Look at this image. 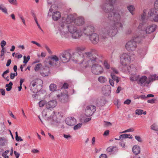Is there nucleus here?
Instances as JSON below:
<instances>
[{"instance_id": "1", "label": "nucleus", "mask_w": 158, "mask_h": 158, "mask_svg": "<svg viewBox=\"0 0 158 158\" xmlns=\"http://www.w3.org/2000/svg\"><path fill=\"white\" fill-rule=\"evenodd\" d=\"M115 2V0H103L102 4L100 6L101 8L104 12L109 13L108 19L111 21L112 24L104 31L102 35L104 38L114 36L118 32L117 28H122L123 26L121 23L120 15L114 10L113 4Z\"/></svg>"}, {"instance_id": "2", "label": "nucleus", "mask_w": 158, "mask_h": 158, "mask_svg": "<svg viewBox=\"0 0 158 158\" xmlns=\"http://www.w3.org/2000/svg\"><path fill=\"white\" fill-rule=\"evenodd\" d=\"M75 18L73 15H69L66 19L62 18L59 22L58 30L61 37L63 38L69 39L77 38L81 34L80 30L74 25Z\"/></svg>"}, {"instance_id": "3", "label": "nucleus", "mask_w": 158, "mask_h": 158, "mask_svg": "<svg viewBox=\"0 0 158 158\" xmlns=\"http://www.w3.org/2000/svg\"><path fill=\"white\" fill-rule=\"evenodd\" d=\"M101 62L102 61L96 56H92L84 63L83 66L87 68L91 65V71L92 73L95 75H99L102 73L104 71L103 67L100 64Z\"/></svg>"}, {"instance_id": "4", "label": "nucleus", "mask_w": 158, "mask_h": 158, "mask_svg": "<svg viewBox=\"0 0 158 158\" xmlns=\"http://www.w3.org/2000/svg\"><path fill=\"white\" fill-rule=\"evenodd\" d=\"M85 48L84 46H80L77 47L75 49V51L73 53V59L75 60V62L80 64H82L87 60L88 59L93 56L91 52H85L83 53V52Z\"/></svg>"}, {"instance_id": "5", "label": "nucleus", "mask_w": 158, "mask_h": 158, "mask_svg": "<svg viewBox=\"0 0 158 158\" xmlns=\"http://www.w3.org/2000/svg\"><path fill=\"white\" fill-rule=\"evenodd\" d=\"M141 40L140 36L135 35L132 39L126 44L125 47L126 49L129 51L135 50L137 48L136 43L139 42Z\"/></svg>"}, {"instance_id": "6", "label": "nucleus", "mask_w": 158, "mask_h": 158, "mask_svg": "<svg viewBox=\"0 0 158 158\" xmlns=\"http://www.w3.org/2000/svg\"><path fill=\"white\" fill-rule=\"evenodd\" d=\"M78 30H80L81 31V35L77 38H73V39H79L82 35L83 33L86 35L90 36L94 32V26L91 25L87 24H85L84 26L82 29L80 28H78Z\"/></svg>"}, {"instance_id": "7", "label": "nucleus", "mask_w": 158, "mask_h": 158, "mask_svg": "<svg viewBox=\"0 0 158 158\" xmlns=\"http://www.w3.org/2000/svg\"><path fill=\"white\" fill-rule=\"evenodd\" d=\"M134 58V55L129 53H123L120 57V62L121 64L125 67L129 64Z\"/></svg>"}, {"instance_id": "8", "label": "nucleus", "mask_w": 158, "mask_h": 158, "mask_svg": "<svg viewBox=\"0 0 158 158\" xmlns=\"http://www.w3.org/2000/svg\"><path fill=\"white\" fill-rule=\"evenodd\" d=\"M73 57H74L73 54H71L69 51L68 50L63 52L60 54L59 56L60 61L64 63L68 62L70 60L75 62V60L73 59Z\"/></svg>"}, {"instance_id": "9", "label": "nucleus", "mask_w": 158, "mask_h": 158, "mask_svg": "<svg viewBox=\"0 0 158 158\" xmlns=\"http://www.w3.org/2000/svg\"><path fill=\"white\" fill-rule=\"evenodd\" d=\"M153 78L154 77L152 76V75H150L148 77L145 75L139 77L137 82L142 86L148 87L150 83L153 82Z\"/></svg>"}, {"instance_id": "10", "label": "nucleus", "mask_w": 158, "mask_h": 158, "mask_svg": "<svg viewBox=\"0 0 158 158\" xmlns=\"http://www.w3.org/2000/svg\"><path fill=\"white\" fill-rule=\"evenodd\" d=\"M53 8L56 10L57 7L56 5H52L49 9L48 15L50 16H52V18L54 20L57 21L60 18L61 14L60 12L55 11Z\"/></svg>"}, {"instance_id": "11", "label": "nucleus", "mask_w": 158, "mask_h": 158, "mask_svg": "<svg viewBox=\"0 0 158 158\" xmlns=\"http://www.w3.org/2000/svg\"><path fill=\"white\" fill-rule=\"evenodd\" d=\"M42 82V81L39 79L32 81L30 84V90L34 93L37 92L38 90L37 87L40 85L39 83H41Z\"/></svg>"}, {"instance_id": "12", "label": "nucleus", "mask_w": 158, "mask_h": 158, "mask_svg": "<svg viewBox=\"0 0 158 158\" xmlns=\"http://www.w3.org/2000/svg\"><path fill=\"white\" fill-rule=\"evenodd\" d=\"M49 109H48L46 108V109L43 111L42 112V115L44 117L47 116L48 118V119H50L54 121H56V117L55 115V113L54 112H52V114L50 116V113H49Z\"/></svg>"}, {"instance_id": "13", "label": "nucleus", "mask_w": 158, "mask_h": 158, "mask_svg": "<svg viewBox=\"0 0 158 158\" xmlns=\"http://www.w3.org/2000/svg\"><path fill=\"white\" fill-rule=\"evenodd\" d=\"M96 110V107L93 105L87 106L85 111V114L87 116H91Z\"/></svg>"}, {"instance_id": "14", "label": "nucleus", "mask_w": 158, "mask_h": 158, "mask_svg": "<svg viewBox=\"0 0 158 158\" xmlns=\"http://www.w3.org/2000/svg\"><path fill=\"white\" fill-rule=\"evenodd\" d=\"M74 23V25L77 27V26H81L84 25L85 23V21L83 17L79 16L75 19Z\"/></svg>"}, {"instance_id": "15", "label": "nucleus", "mask_w": 158, "mask_h": 158, "mask_svg": "<svg viewBox=\"0 0 158 158\" xmlns=\"http://www.w3.org/2000/svg\"><path fill=\"white\" fill-rule=\"evenodd\" d=\"M49 64L52 66H56L57 63L60 60L59 58L56 55H52L49 57Z\"/></svg>"}, {"instance_id": "16", "label": "nucleus", "mask_w": 158, "mask_h": 158, "mask_svg": "<svg viewBox=\"0 0 158 158\" xmlns=\"http://www.w3.org/2000/svg\"><path fill=\"white\" fill-rule=\"evenodd\" d=\"M157 26L155 24H152L147 26L145 31L147 34H151L154 32L156 29Z\"/></svg>"}, {"instance_id": "17", "label": "nucleus", "mask_w": 158, "mask_h": 158, "mask_svg": "<svg viewBox=\"0 0 158 158\" xmlns=\"http://www.w3.org/2000/svg\"><path fill=\"white\" fill-rule=\"evenodd\" d=\"M127 69L131 74H136L138 69L136 66L132 64L127 67Z\"/></svg>"}, {"instance_id": "18", "label": "nucleus", "mask_w": 158, "mask_h": 158, "mask_svg": "<svg viewBox=\"0 0 158 158\" xmlns=\"http://www.w3.org/2000/svg\"><path fill=\"white\" fill-rule=\"evenodd\" d=\"M57 105V102L55 100H50L46 104V108L51 110V109L55 107Z\"/></svg>"}, {"instance_id": "19", "label": "nucleus", "mask_w": 158, "mask_h": 158, "mask_svg": "<svg viewBox=\"0 0 158 158\" xmlns=\"http://www.w3.org/2000/svg\"><path fill=\"white\" fill-rule=\"evenodd\" d=\"M89 39L92 43L94 44H96L99 41V35L95 33H93L89 36Z\"/></svg>"}, {"instance_id": "20", "label": "nucleus", "mask_w": 158, "mask_h": 158, "mask_svg": "<svg viewBox=\"0 0 158 158\" xmlns=\"http://www.w3.org/2000/svg\"><path fill=\"white\" fill-rule=\"evenodd\" d=\"M57 96L62 102H64L68 100V97L66 94H61L60 95L58 94Z\"/></svg>"}, {"instance_id": "21", "label": "nucleus", "mask_w": 158, "mask_h": 158, "mask_svg": "<svg viewBox=\"0 0 158 158\" xmlns=\"http://www.w3.org/2000/svg\"><path fill=\"white\" fill-rule=\"evenodd\" d=\"M65 122L66 124L69 126L74 125L76 123V119L72 117L67 118Z\"/></svg>"}, {"instance_id": "22", "label": "nucleus", "mask_w": 158, "mask_h": 158, "mask_svg": "<svg viewBox=\"0 0 158 158\" xmlns=\"http://www.w3.org/2000/svg\"><path fill=\"white\" fill-rule=\"evenodd\" d=\"M156 11L154 10H151L148 13L150 16L153 17V20L154 22H158V15H156Z\"/></svg>"}, {"instance_id": "23", "label": "nucleus", "mask_w": 158, "mask_h": 158, "mask_svg": "<svg viewBox=\"0 0 158 158\" xmlns=\"http://www.w3.org/2000/svg\"><path fill=\"white\" fill-rule=\"evenodd\" d=\"M49 73V69L47 67L44 68L40 72L41 75L44 77L48 76Z\"/></svg>"}, {"instance_id": "24", "label": "nucleus", "mask_w": 158, "mask_h": 158, "mask_svg": "<svg viewBox=\"0 0 158 158\" xmlns=\"http://www.w3.org/2000/svg\"><path fill=\"white\" fill-rule=\"evenodd\" d=\"M118 150L117 148L116 147L110 146L107 148L106 151L107 152L110 154L112 152L114 153L116 152Z\"/></svg>"}, {"instance_id": "25", "label": "nucleus", "mask_w": 158, "mask_h": 158, "mask_svg": "<svg viewBox=\"0 0 158 158\" xmlns=\"http://www.w3.org/2000/svg\"><path fill=\"white\" fill-rule=\"evenodd\" d=\"M8 140L7 139L4 137H0V146H5L8 143Z\"/></svg>"}, {"instance_id": "26", "label": "nucleus", "mask_w": 158, "mask_h": 158, "mask_svg": "<svg viewBox=\"0 0 158 158\" xmlns=\"http://www.w3.org/2000/svg\"><path fill=\"white\" fill-rule=\"evenodd\" d=\"M131 76L130 77V80L132 81H138L139 78V76L136 74H131Z\"/></svg>"}, {"instance_id": "27", "label": "nucleus", "mask_w": 158, "mask_h": 158, "mask_svg": "<svg viewBox=\"0 0 158 158\" xmlns=\"http://www.w3.org/2000/svg\"><path fill=\"white\" fill-rule=\"evenodd\" d=\"M133 152L136 155H137L140 152V148L137 145L134 146L132 148Z\"/></svg>"}, {"instance_id": "28", "label": "nucleus", "mask_w": 158, "mask_h": 158, "mask_svg": "<svg viewBox=\"0 0 158 158\" xmlns=\"http://www.w3.org/2000/svg\"><path fill=\"white\" fill-rule=\"evenodd\" d=\"M103 65L104 68L106 69H110V62L107 60H105L103 63Z\"/></svg>"}, {"instance_id": "29", "label": "nucleus", "mask_w": 158, "mask_h": 158, "mask_svg": "<svg viewBox=\"0 0 158 158\" xmlns=\"http://www.w3.org/2000/svg\"><path fill=\"white\" fill-rule=\"evenodd\" d=\"M98 81L101 83H104L107 81L106 78L104 76H101L99 77L98 79Z\"/></svg>"}, {"instance_id": "30", "label": "nucleus", "mask_w": 158, "mask_h": 158, "mask_svg": "<svg viewBox=\"0 0 158 158\" xmlns=\"http://www.w3.org/2000/svg\"><path fill=\"white\" fill-rule=\"evenodd\" d=\"M106 101L104 98H100L98 99L97 104L100 106H103L105 104Z\"/></svg>"}, {"instance_id": "31", "label": "nucleus", "mask_w": 158, "mask_h": 158, "mask_svg": "<svg viewBox=\"0 0 158 158\" xmlns=\"http://www.w3.org/2000/svg\"><path fill=\"white\" fill-rule=\"evenodd\" d=\"M127 9L132 15H134L133 11L135 10V8L133 5H130L128 6H127Z\"/></svg>"}, {"instance_id": "32", "label": "nucleus", "mask_w": 158, "mask_h": 158, "mask_svg": "<svg viewBox=\"0 0 158 158\" xmlns=\"http://www.w3.org/2000/svg\"><path fill=\"white\" fill-rule=\"evenodd\" d=\"M138 52L140 57H143L147 53L146 50L142 49L139 50Z\"/></svg>"}, {"instance_id": "33", "label": "nucleus", "mask_w": 158, "mask_h": 158, "mask_svg": "<svg viewBox=\"0 0 158 158\" xmlns=\"http://www.w3.org/2000/svg\"><path fill=\"white\" fill-rule=\"evenodd\" d=\"M0 10L6 14H8L7 9L3 4H0Z\"/></svg>"}, {"instance_id": "34", "label": "nucleus", "mask_w": 158, "mask_h": 158, "mask_svg": "<svg viewBox=\"0 0 158 158\" xmlns=\"http://www.w3.org/2000/svg\"><path fill=\"white\" fill-rule=\"evenodd\" d=\"M57 88V85L54 83L51 84L49 86L50 90L52 91H55L56 90Z\"/></svg>"}, {"instance_id": "35", "label": "nucleus", "mask_w": 158, "mask_h": 158, "mask_svg": "<svg viewBox=\"0 0 158 158\" xmlns=\"http://www.w3.org/2000/svg\"><path fill=\"white\" fill-rule=\"evenodd\" d=\"M12 85L13 83L11 81H10L9 84H6L5 85V87H6V91H10L12 88Z\"/></svg>"}, {"instance_id": "36", "label": "nucleus", "mask_w": 158, "mask_h": 158, "mask_svg": "<svg viewBox=\"0 0 158 158\" xmlns=\"http://www.w3.org/2000/svg\"><path fill=\"white\" fill-rule=\"evenodd\" d=\"M47 102L45 100H42L39 102V106L40 107H43L46 104Z\"/></svg>"}, {"instance_id": "37", "label": "nucleus", "mask_w": 158, "mask_h": 158, "mask_svg": "<svg viewBox=\"0 0 158 158\" xmlns=\"http://www.w3.org/2000/svg\"><path fill=\"white\" fill-rule=\"evenodd\" d=\"M32 16L34 18V20H35V23L37 24V25L38 26V27L40 29H41V28L40 26V25L38 23V21H37V19L36 18V15H35V14L34 13H32Z\"/></svg>"}, {"instance_id": "38", "label": "nucleus", "mask_w": 158, "mask_h": 158, "mask_svg": "<svg viewBox=\"0 0 158 158\" xmlns=\"http://www.w3.org/2000/svg\"><path fill=\"white\" fill-rule=\"evenodd\" d=\"M146 18V13L145 10H144L143 13L142 14L141 18V20L143 22H145L146 19H145Z\"/></svg>"}, {"instance_id": "39", "label": "nucleus", "mask_w": 158, "mask_h": 158, "mask_svg": "<svg viewBox=\"0 0 158 158\" xmlns=\"http://www.w3.org/2000/svg\"><path fill=\"white\" fill-rule=\"evenodd\" d=\"M42 66V65L40 63H39L36 64L34 68V69L35 71H37L39 70L40 68Z\"/></svg>"}, {"instance_id": "40", "label": "nucleus", "mask_w": 158, "mask_h": 158, "mask_svg": "<svg viewBox=\"0 0 158 158\" xmlns=\"http://www.w3.org/2000/svg\"><path fill=\"white\" fill-rule=\"evenodd\" d=\"M151 129L155 131H158V127L156 124H153L151 126Z\"/></svg>"}, {"instance_id": "41", "label": "nucleus", "mask_w": 158, "mask_h": 158, "mask_svg": "<svg viewBox=\"0 0 158 158\" xmlns=\"http://www.w3.org/2000/svg\"><path fill=\"white\" fill-rule=\"evenodd\" d=\"M30 59V56L28 55L27 57L26 56H23V62L24 64H27Z\"/></svg>"}, {"instance_id": "42", "label": "nucleus", "mask_w": 158, "mask_h": 158, "mask_svg": "<svg viewBox=\"0 0 158 158\" xmlns=\"http://www.w3.org/2000/svg\"><path fill=\"white\" fill-rule=\"evenodd\" d=\"M143 110L140 109H137L135 110V113L137 115H140L143 114Z\"/></svg>"}, {"instance_id": "43", "label": "nucleus", "mask_w": 158, "mask_h": 158, "mask_svg": "<svg viewBox=\"0 0 158 158\" xmlns=\"http://www.w3.org/2000/svg\"><path fill=\"white\" fill-rule=\"evenodd\" d=\"M110 71L111 73V72L112 73L114 74V73L118 74V70L114 68H111Z\"/></svg>"}, {"instance_id": "44", "label": "nucleus", "mask_w": 158, "mask_h": 158, "mask_svg": "<svg viewBox=\"0 0 158 158\" xmlns=\"http://www.w3.org/2000/svg\"><path fill=\"white\" fill-rule=\"evenodd\" d=\"M82 124L81 123H78L77 125H75L73 128V129L75 130H77L78 129L80 128L81 127Z\"/></svg>"}, {"instance_id": "45", "label": "nucleus", "mask_w": 158, "mask_h": 158, "mask_svg": "<svg viewBox=\"0 0 158 158\" xmlns=\"http://www.w3.org/2000/svg\"><path fill=\"white\" fill-rule=\"evenodd\" d=\"M128 134H124L121 135L119 137V139H126L127 138Z\"/></svg>"}, {"instance_id": "46", "label": "nucleus", "mask_w": 158, "mask_h": 158, "mask_svg": "<svg viewBox=\"0 0 158 158\" xmlns=\"http://www.w3.org/2000/svg\"><path fill=\"white\" fill-rule=\"evenodd\" d=\"M110 76L112 79V80L114 81H115V80L116 79V78H117L118 77L114 75V74H113V73L112 72L110 74Z\"/></svg>"}, {"instance_id": "47", "label": "nucleus", "mask_w": 158, "mask_h": 158, "mask_svg": "<svg viewBox=\"0 0 158 158\" xmlns=\"http://www.w3.org/2000/svg\"><path fill=\"white\" fill-rule=\"evenodd\" d=\"M134 131V129L132 128H130V129H127V130H126L123 132H122V133H126V132H133Z\"/></svg>"}, {"instance_id": "48", "label": "nucleus", "mask_w": 158, "mask_h": 158, "mask_svg": "<svg viewBox=\"0 0 158 158\" xmlns=\"http://www.w3.org/2000/svg\"><path fill=\"white\" fill-rule=\"evenodd\" d=\"M6 43L5 40H2L0 44L2 48H4V47L6 44Z\"/></svg>"}, {"instance_id": "49", "label": "nucleus", "mask_w": 158, "mask_h": 158, "mask_svg": "<svg viewBox=\"0 0 158 158\" xmlns=\"http://www.w3.org/2000/svg\"><path fill=\"white\" fill-rule=\"evenodd\" d=\"M15 139L16 140H18L19 139H18V138H20V141H22L23 140V139L21 138L20 137H19L18 135V132L16 131L15 133Z\"/></svg>"}, {"instance_id": "50", "label": "nucleus", "mask_w": 158, "mask_h": 158, "mask_svg": "<svg viewBox=\"0 0 158 158\" xmlns=\"http://www.w3.org/2000/svg\"><path fill=\"white\" fill-rule=\"evenodd\" d=\"M131 102V100L129 99H127L124 102V104L129 105Z\"/></svg>"}, {"instance_id": "51", "label": "nucleus", "mask_w": 158, "mask_h": 158, "mask_svg": "<svg viewBox=\"0 0 158 158\" xmlns=\"http://www.w3.org/2000/svg\"><path fill=\"white\" fill-rule=\"evenodd\" d=\"M135 138L139 142H142V140L139 136L136 135L135 136Z\"/></svg>"}, {"instance_id": "52", "label": "nucleus", "mask_w": 158, "mask_h": 158, "mask_svg": "<svg viewBox=\"0 0 158 158\" xmlns=\"http://www.w3.org/2000/svg\"><path fill=\"white\" fill-rule=\"evenodd\" d=\"M154 6L155 9L158 10V0L155 2Z\"/></svg>"}, {"instance_id": "53", "label": "nucleus", "mask_w": 158, "mask_h": 158, "mask_svg": "<svg viewBox=\"0 0 158 158\" xmlns=\"http://www.w3.org/2000/svg\"><path fill=\"white\" fill-rule=\"evenodd\" d=\"M143 22H142V23H140L139 24V26L138 27V29L139 30H143Z\"/></svg>"}, {"instance_id": "54", "label": "nucleus", "mask_w": 158, "mask_h": 158, "mask_svg": "<svg viewBox=\"0 0 158 158\" xmlns=\"http://www.w3.org/2000/svg\"><path fill=\"white\" fill-rule=\"evenodd\" d=\"M0 92L2 95L5 96V91L4 89H0Z\"/></svg>"}, {"instance_id": "55", "label": "nucleus", "mask_w": 158, "mask_h": 158, "mask_svg": "<svg viewBox=\"0 0 158 158\" xmlns=\"http://www.w3.org/2000/svg\"><path fill=\"white\" fill-rule=\"evenodd\" d=\"M152 76L154 78H153V82L155 80H158V76H156V74L152 75Z\"/></svg>"}, {"instance_id": "56", "label": "nucleus", "mask_w": 158, "mask_h": 158, "mask_svg": "<svg viewBox=\"0 0 158 158\" xmlns=\"http://www.w3.org/2000/svg\"><path fill=\"white\" fill-rule=\"evenodd\" d=\"M9 2L12 4H15L16 2V0H8Z\"/></svg>"}, {"instance_id": "57", "label": "nucleus", "mask_w": 158, "mask_h": 158, "mask_svg": "<svg viewBox=\"0 0 158 158\" xmlns=\"http://www.w3.org/2000/svg\"><path fill=\"white\" fill-rule=\"evenodd\" d=\"M113 80H112L111 79H109V82L110 85L112 86V87H114V82L113 81Z\"/></svg>"}, {"instance_id": "58", "label": "nucleus", "mask_w": 158, "mask_h": 158, "mask_svg": "<svg viewBox=\"0 0 158 158\" xmlns=\"http://www.w3.org/2000/svg\"><path fill=\"white\" fill-rule=\"evenodd\" d=\"M99 158H107V156L106 154H102L100 156Z\"/></svg>"}, {"instance_id": "59", "label": "nucleus", "mask_w": 158, "mask_h": 158, "mask_svg": "<svg viewBox=\"0 0 158 158\" xmlns=\"http://www.w3.org/2000/svg\"><path fill=\"white\" fill-rule=\"evenodd\" d=\"M68 86H69L68 84L67 83H65L63 85V87L64 88V89H67L68 88Z\"/></svg>"}, {"instance_id": "60", "label": "nucleus", "mask_w": 158, "mask_h": 158, "mask_svg": "<svg viewBox=\"0 0 158 158\" xmlns=\"http://www.w3.org/2000/svg\"><path fill=\"white\" fill-rule=\"evenodd\" d=\"M14 153L16 157V158H19V157L20 155V154L17 152L15 151H14Z\"/></svg>"}, {"instance_id": "61", "label": "nucleus", "mask_w": 158, "mask_h": 158, "mask_svg": "<svg viewBox=\"0 0 158 158\" xmlns=\"http://www.w3.org/2000/svg\"><path fill=\"white\" fill-rule=\"evenodd\" d=\"M139 98H141V99H144L146 98H147V96H146L144 95H142L141 96H140L139 97H137V98H139Z\"/></svg>"}, {"instance_id": "62", "label": "nucleus", "mask_w": 158, "mask_h": 158, "mask_svg": "<svg viewBox=\"0 0 158 158\" xmlns=\"http://www.w3.org/2000/svg\"><path fill=\"white\" fill-rule=\"evenodd\" d=\"M45 48H46V49H47V51H48V52H49V53H52V52H51V50H50V49L48 47L47 45H45Z\"/></svg>"}, {"instance_id": "63", "label": "nucleus", "mask_w": 158, "mask_h": 158, "mask_svg": "<svg viewBox=\"0 0 158 158\" xmlns=\"http://www.w3.org/2000/svg\"><path fill=\"white\" fill-rule=\"evenodd\" d=\"M11 60L9 59L7 60V62L6 64V66L7 67L9 66L10 64H11Z\"/></svg>"}, {"instance_id": "64", "label": "nucleus", "mask_w": 158, "mask_h": 158, "mask_svg": "<svg viewBox=\"0 0 158 158\" xmlns=\"http://www.w3.org/2000/svg\"><path fill=\"white\" fill-rule=\"evenodd\" d=\"M109 131L108 130H107L106 131L103 133L104 136H107L108 135H109Z\"/></svg>"}]
</instances>
